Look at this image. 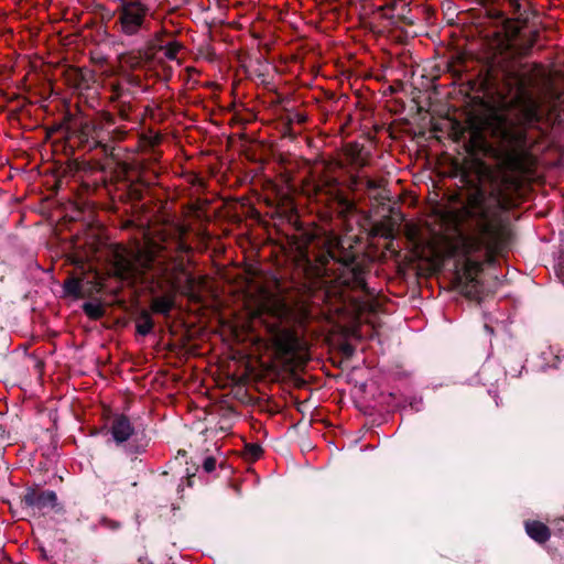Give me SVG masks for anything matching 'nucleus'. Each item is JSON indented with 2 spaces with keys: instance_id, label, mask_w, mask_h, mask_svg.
<instances>
[{
  "instance_id": "f8f14e48",
  "label": "nucleus",
  "mask_w": 564,
  "mask_h": 564,
  "mask_svg": "<svg viewBox=\"0 0 564 564\" xmlns=\"http://www.w3.org/2000/svg\"><path fill=\"white\" fill-rule=\"evenodd\" d=\"M153 328V321L147 311H142L137 319V332L145 336L151 333Z\"/></svg>"
},
{
  "instance_id": "0eeeda50",
  "label": "nucleus",
  "mask_w": 564,
  "mask_h": 564,
  "mask_svg": "<svg viewBox=\"0 0 564 564\" xmlns=\"http://www.w3.org/2000/svg\"><path fill=\"white\" fill-rule=\"evenodd\" d=\"M57 497L52 490L28 489L21 502L33 512H45L56 506Z\"/></svg>"
},
{
  "instance_id": "4468645a",
  "label": "nucleus",
  "mask_w": 564,
  "mask_h": 564,
  "mask_svg": "<svg viewBox=\"0 0 564 564\" xmlns=\"http://www.w3.org/2000/svg\"><path fill=\"white\" fill-rule=\"evenodd\" d=\"M65 291L76 297L82 295V281L77 278H70L65 281Z\"/></svg>"
},
{
  "instance_id": "dca6fc26",
  "label": "nucleus",
  "mask_w": 564,
  "mask_h": 564,
  "mask_svg": "<svg viewBox=\"0 0 564 564\" xmlns=\"http://www.w3.org/2000/svg\"><path fill=\"white\" fill-rule=\"evenodd\" d=\"M247 452L251 457L258 458L262 453V448L258 444H248Z\"/></svg>"
},
{
  "instance_id": "f257e3e1",
  "label": "nucleus",
  "mask_w": 564,
  "mask_h": 564,
  "mask_svg": "<svg viewBox=\"0 0 564 564\" xmlns=\"http://www.w3.org/2000/svg\"><path fill=\"white\" fill-rule=\"evenodd\" d=\"M505 85L507 94L510 95L506 104L513 109L518 126L503 116H497L494 134L505 147L509 167L516 172H524L531 164L532 144L528 129L541 130L539 124L544 117L543 107L555 99V93L543 72L535 68L508 73Z\"/></svg>"
},
{
  "instance_id": "20e7f679",
  "label": "nucleus",
  "mask_w": 564,
  "mask_h": 564,
  "mask_svg": "<svg viewBox=\"0 0 564 564\" xmlns=\"http://www.w3.org/2000/svg\"><path fill=\"white\" fill-rule=\"evenodd\" d=\"M115 11L117 32L124 37L139 40L149 32V7L141 0H118Z\"/></svg>"
},
{
  "instance_id": "1a4fd4ad",
  "label": "nucleus",
  "mask_w": 564,
  "mask_h": 564,
  "mask_svg": "<svg viewBox=\"0 0 564 564\" xmlns=\"http://www.w3.org/2000/svg\"><path fill=\"white\" fill-rule=\"evenodd\" d=\"M525 531L531 539L539 543H543L550 538L549 528L539 521L525 522Z\"/></svg>"
},
{
  "instance_id": "aec40b11",
  "label": "nucleus",
  "mask_w": 564,
  "mask_h": 564,
  "mask_svg": "<svg viewBox=\"0 0 564 564\" xmlns=\"http://www.w3.org/2000/svg\"><path fill=\"white\" fill-rule=\"evenodd\" d=\"M178 249L182 250V251H187L188 247L185 246L183 242H178Z\"/></svg>"
},
{
  "instance_id": "9b49d317",
  "label": "nucleus",
  "mask_w": 564,
  "mask_h": 564,
  "mask_svg": "<svg viewBox=\"0 0 564 564\" xmlns=\"http://www.w3.org/2000/svg\"><path fill=\"white\" fill-rule=\"evenodd\" d=\"M174 306V300L171 296H160L152 301L151 308L154 313L167 315Z\"/></svg>"
},
{
  "instance_id": "5701e85b",
  "label": "nucleus",
  "mask_w": 564,
  "mask_h": 564,
  "mask_svg": "<svg viewBox=\"0 0 564 564\" xmlns=\"http://www.w3.org/2000/svg\"><path fill=\"white\" fill-rule=\"evenodd\" d=\"M408 236H409L410 238H412L413 232H412V230H411V229L409 230Z\"/></svg>"
},
{
  "instance_id": "f3484780",
  "label": "nucleus",
  "mask_w": 564,
  "mask_h": 564,
  "mask_svg": "<svg viewBox=\"0 0 564 564\" xmlns=\"http://www.w3.org/2000/svg\"><path fill=\"white\" fill-rule=\"evenodd\" d=\"M204 469L207 471V473H210L215 469L216 467V459L213 458V457H207L205 460H204Z\"/></svg>"
},
{
  "instance_id": "412c9836",
  "label": "nucleus",
  "mask_w": 564,
  "mask_h": 564,
  "mask_svg": "<svg viewBox=\"0 0 564 564\" xmlns=\"http://www.w3.org/2000/svg\"><path fill=\"white\" fill-rule=\"evenodd\" d=\"M511 4L514 6L517 9H520V4L518 0H510Z\"/></svg>"
},
{
  "instance_id": "9d476101",
  "label": "nucleus",
  "mask_w": 564,
  "mask_h": 564,
  "mask_svg": "<svg viewBox=\"0 0 564 564\" xmlns=\"http://www.w3.org/2000/svg\"><path fill=\"white\" fill-rule=\"evenodd\" d=\"M205 283L204 278L196 279L192 274H188L185 280L182 293L188 296L192 301L198 302L200 300L198 286H203Z\"/></svg>"
},
{
  "instance_id": "7ed1b4c3",
  "label": "nucleus",
  "mask_w": 564,
  "mask_h": 564,
  "mask_svg": "<svg viewBox=\"0 0 564 564\" xmlns=\"http://www.w3.org/2000/svg\"><path fill=\"white\" fill-rule=\"evenodd\" d=\"M339 247V240L336 237L328 238L326 241V251L317 257L319 270L325 275L335 274V280L347 288L368 292L365 271L354 262L351 256H347L343 261L335 256V249Z\"/></svg>"
},
{
  "instance_id": "2eb2a0df",
  "label": "nucleus",
  "mask_w": 564,
  "mask_h": 564,
  "mask_svg": "<svg viewBox=\"0 0 564 564\" xmlns=\"http://www.w3.org/2000/svg\"><path fill=\"white\" fill-rule=\"evenodd\" d=\"M160 48L164 51L165 57L172 61L176 58L181 45L177 42H170L164 46L160 45Z\"/></svg>"
},
{
  "instance_id": "4be33fe9",
  "label": "nucleus",
  "mask_w": 564,
  "mask_h": 564,
  "mask_svg": "<svg viewBox=\"0 0 564 564\" xmlns=\"http://www.w3.org/2000/svg\"><path fill=\"white\" fill-rule=\"evenodd\" d=\"M155 37H156V41H158V42H161L160 33H156V34H155Z\"/></svg>"
},
{
  "instance_id": "6e6552de",
  "label": "nucleus",
  "mask_w": 564,
  "mask_h": 564,
  "mask_svg": "<svg viewBox=\"0 0 564 564\" xmlns=\"http://www.w3.org/2000/svg\"><path fill=\"white\" fill-rule=\"evenodd\" d=\"M111 433L117 443H123L133 434V427L126 416H118L113 420Z\"/></svg>"
},
{
  "instance_id": "ddd939ff",
  "label": "nucleus",
  "mask_w": 564,
  "mask_h": 564,
  "mask_svg": "<svg viewBox=\"0 0 564 564\" xmlns=\"http://www.w3.org/2000/svg\"><path fill=\"white\" fill-rule=\"evenodd\" d=\"M83 310L85 314L91 318H99L104 314V308L99 303L96 302H87L83 305Z\"/></svg>"
},
{
  "instance_id": "423d86ee",
  "label": "nucleus",
  "mask_w": 564,
  "mask_h": 564,
  "mask_svg": "<svg viewBox=\"0 0 564 564\" xmlns=\"http://www.w3.org/2000/svg\"><path fill=\"white\" fill-rule=\"evenodd\" d=\"M278 350L297 362L307 360V344L296 333L290 329H280L273 335Z\"/></svg>"
},
{
  "instance_id": "39448f33",
  "label": "nucleus",
  "mask_w": 564,
  "mask_h": 564,
  "mask_svg": "<svg viewBox=\"0 0 564 564\" xmlns=\"http://www.w3.org/2000/svg\"><path fill=\"white\" fill-rule=\"evenodd\" d=\"M151 262L152 257L141 251L137 254H131L126 249H117L113 253L116 275L131 283L143 280L142 275Z\"/></svg>"
},
{
  "instance_id": "a211bd4d",
  "label": "nucleus",
  "mask_w": 564,
  "mask_h": 564,
  "mask_svg": "<svg viewBox=\"0 0 564 564\" xmlns=\"http://www.w3.org/2000/svg\"><path fill=\"white\" fill-rule=\"evenodd\" d=\"M557 275L560 276V279L564 283V260L558 263Z\"/></svg>"
},
{
  "instance_id": "f03ea898",
  "label": "nucleus",
  "mask_w": 564,
  "mask_h": 564,
  "mask_svg": "<svg viewBox=\"0 0 564 564\" xmlns=\"http://www.w3.org/2000/svg\"><path fill=\"white\" fill-rule=\"evenodd\" d=\"M465 209L467 216L476 221L477 235L462 239L464 265L463 272L457 274V286L465 296L476 300L480 293L476 274L481 270L484 261L491 262L495 254L503 250L508 232L501 224L498 209L488 207L481 194L471 196Z\"/></svg>"
},
{
  "instance_id": "6ab92c4d",
  "label": "nucleus",
  "mask_w": 564,
  "mask_h": 564,
  "mask_svg": "<svg viewBox=\"0 0 564 564\" xmlns=\"http://www.w3.org/2000/svg\"><path fill=\"white\" fill-rule=\"evenodd\" d=\"M367 186H368L369 188H377V187H378V184H377L375 181H372V180H368V181H367Z\"/></svg>"
}]
</instances>
